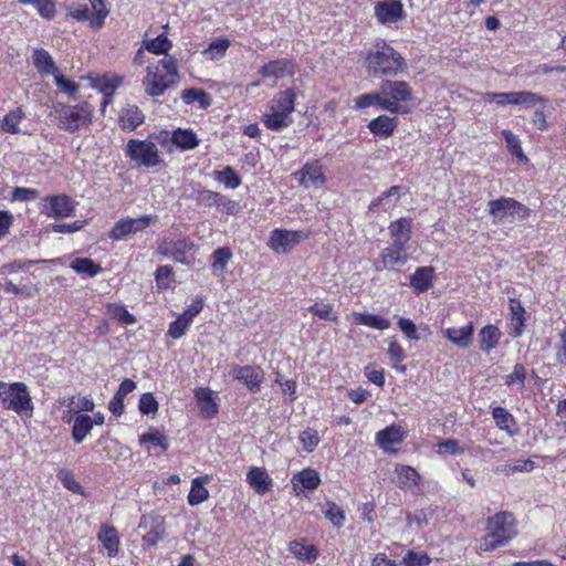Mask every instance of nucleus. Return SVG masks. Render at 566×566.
I'll use <instances>...</instances> for the list:
<instances>
[{
	"label": "nucleus",
	"mask_w": 566,
	"mask_h": 566,
	"mask_svg": "<svg viewBox=\"0 0 566 566\" xmlns=\"http://www.w3.org/2000/svg\"><path fill=\"white\" fill-rule=\"evenodd\" d=\"M294 72L295 64L293 61L286 59L272 60L259 70V74L262 78H270L274 82L291 76Z\"/></svg>",
	"instance_id": "obj_17"
},
{
	"label": "nucleus",
	"mask_w": 566,
	"mask_h": 566,
	"mask_svg": "<svg viewBox=\"0 0 566 566\" xmlns=\"http://www.w3.org/2000/svg\"><path fill=\"white\" fill-rule=\"evenodd\" d=\"M155 280L158 289L166 290L174 282V270L170 265H160L155 272Z\"/></svg>",
	"instance_id": "obj_52"
},
{
	"label": "nucleus",
	"mask_w": 566,
	"mask_h": 566,
	"mask_svg": "<svg viewBox=\"0 0 566 566\" xmlns=\"http://www.w3.org/2000/svg\"><path fill=\"white\" fill-rule=\"evenodd\" d=\"M195 397L197 399L200 412L205 418L210 419L218 413V406L212 397L210 389L197 388L195 390Z\"/></svg>",
	"instance_id": "obj_28"
},
{
	"label": "nucleus",
	"mask_w": 566,
	"mask_h": 566,
	"mask_svg": "<svg viewBox=\"0 0 566 566\" xmlns=\"http://www.w3.org/2000/svg\"><path fill=\"white\" fill-rule=\"evenodd\" d=\"M232 377L241 381L251 392H258L264 380V371L259 366H234Z\"/></svg>",
	"instance_id": "obj_15"
},
{
	"label": "nucleus",
	"mask_w": 566,
	"mask_h": 566,
	"mask_svg": "<svg viewBox=\"0 0 566 566\" xmlns=\"http://www.w3.org/2000/svg\"><path fill=\"white\" fill-rule=\"evenodd\" d=\"M296 94L293 88L276 93L269 103V109L291 115L294 111Z\"/></svg>",
	"instance_id": "obj_23"
},
{
	"label": "nucleus",
	"mask_w": 566,
	"mask_h": 566,
	"mask_svg": "<svg viewBox=\"0 0 566 566\" xmlns=\"http://www.w3.org/2000/svg\"><path fill=\"white\" fill-rule=\"evenodd\" d=\"M93 429V419L88 415H77L72 427V438L76 443H81Z\"/></svg>",
	"instance_id": "obj_34"
},
{
	"label": "nucleus",
	"mask_w": 566,
	"mask_h": 566,
	"mask_svg": "<svg viewBox=\"0 0 566 566\" xmlns=\"http://www.w3.org/2000/svg\"><path fill=\"white\" fill-rule=\"evenodd\" d=\"M24 117L25 113L23 109L21 107H17L3 117L1 129L9 134H19L21 132L19 124L24 119Z\"/></svg>",
	"instance_id": "obj_44"
},
{
	"label": "nucleus",
	"mask_w": 566,
	"mask_h": 566,
	"mask_svg": "<svg viewBox=\"0 0 566 566\" xmlns=\"http://www.w3.org/2000/svg\"><path fill=\"white\" fill-rule=\"evenodd\" d=\"M145 120V115L136 105H128L120 111L118 124L123 130L133 132Z\"/></svg>",
	"instance_id": "obj_22"
},
{
	"label": "nucleus",
	"mask_w": 566,
	"mask_h": 566,
	"mask_svg": "<svg viewBox=\"0 0 566 566\" xmlns=\"http://www.w3.org/2000/svg\"><path fill=\"white\" fill-rule=\"evenodd\" d=\"M93 108L87 103L55 106L57 125L61 129L74 133L91 123Z\"/></svg>",
	"instance_id": "obj_5"
},
{
	"label": "nucleus",
	"mask_w": 566,
	"mask_h": 566,
	"mask_svg": "<svg viewBox=\"0 0 566 566\" xmlns=\"http://www.w3.org/2000/svg\"><path fill=\"white\" fill-rule=\"evenodd\" d=\"M158 401L151 392H145L138 401V409L143 415L155 416L158 412Z\"/></svg>",
	"instance_id": "obj_53"
},
{
	"label": "nucleus",
	"mask_w": 566,
	"mask_h": 566,
	"mask_svg": "<svg viewBox=\"0 0 566 566\" xmlns=\"http://www.w3.org/2000/svg\"><path fill=\"white\" fill-rule=\"evenodd\" d=\"M308 311L324 321L337 322L338 319L337 315L334 314V307L332 304L315 303L308 307Z\"/></svg>",
	"instance_id": "obj_56"
},
{
	"label": "nucleus",
	"mask_w": 566,
	"mask_h": 566,
	"mask_svg": "<svg viewBox=\"0 0 566 566\" xmlns=\"http://www.w3.org/2000/svg\"><path fill=\"white\" fill-rule=\"evenodd\" d=\"M150 523V530L143 537L144 546H154L165 535L164 522L160 516H143L139 528H146Z\"/></svg>",
	"instance_id": "obj_20"
},
{
	"label": "nucleus",
	"mask_w": 566,
	"mask_h": 566,
	"mask_svg": "<svg viewBox=\"0 0 566 566\" xmlns=\"http://www.w3.org/2000/svg\"><path fill=\"white\" fill-rule=\"evenodd\" d=\"M526 379V370L522 364H516L513 371L505 377V384L512 386L518 384L520 388L524 387Z\"/></svg>",
	"instance_id": "obj_61"
},
{
	"label": "nucleus",
	"mask_w": 566,
	"mask_h": 566,
	"mask_svg": "<svg viewBox=\"0 0 566 566\" xmlns=\"http://www.w3.org/2000/svg\"><path fill=\"white\" fill-rule=\"evenodd\" d=\"M488 212L494 223H505L528 218L531 210L514 198L501 197L488 202Z\"/></svg>",
	"instance_id": "obj_6"
},
{
	"label": "nucleus",
	"mask_w": 566,
	"mask_h": 566,
	"mask_svg": "<svg viewBox=\"0 0 566 566\" xmlns=\"http://www.w3.org/2000/svg\"><path fill=\"white\" fill-rule=\"evenodd\" d=\"M140 443H151L161 448L163 450H167L169 448L168 439L165 434L160 433L158 430H149L144 433L139 438Z\"/></svg>",
	"instance_id": "obj_54"
},
{
	"label": "nucleus",
	"mask_w": 566,
	"mask_h": 566,
	"mask_svg": "<svg viewBox=\"0 0 566 566\" xmlns=\"http://www.w3.org/2000/svg\"><path fill=\"white\" fill-rule=\"evenodd\" d=\"M406 193V188L402 186H391L388 190L384 191L380 196L374 199L369 206V211H389L392 209L400 197Z\"/></svg>",
	"instance_id": "obj_18"
},
{
	"label": "nucleus",
	"mask_w": 566,
	"mask_h": 566,
	"mask_svg": "<svg viewBox=\"0 0 566 566\" xmlns=\"http://www.w3.org/2000/svg\"><path fill=\"white\" fill-rule=\"evenodd\" d=\"M381 109L391 114L408 113V103L412 99V88L406 81L385 80L379 86Z\"/></svg>",
	"instance_id": "obj_4"
},
{
	"label": "nucleus",
	"mask_w": 566,
	"mask_h": 566,
	"mask_svg": "<svg viewBox=\"0 0 566 566\" xmlns=\"http://www.w3.org/2000/svg\"><path fill=\"white\" fill-rule=\"evenodd\" d=\"M484 101L494 102L500 106L506 105H523L526 107L535 106L538 102H543L544 98L530 91L521 92H505V93H493L486 92L483 95Z\"/></svg>",
	"instance_id": "obj_10"
},
{
	"label": "nucleus",
	"mask_w": 566,
	"mask_h": 566,
	"mask_svg": "<svg viewBox=\"0 0 566 566\" xmlns=\"http://www.w3.org/2000/svg\"><path fill=\"white\" fill-rule=\"evenodd\" d=\"M67 15L77 21H90L92 15H90V10L86 4H80L74 7L73 4H66Z\"/></svg>",
	"instance_id": "obj_63"
},
{
	"label": "nucleus",
	"mask_w": 566,
	"mask_h": 566,
	"mask_svg": "<svg viewBox=\"0 0 566 566\" xmlns=\"http://www.w3.org/2000/svg\"><path fill=\"white\" fill-rule=\"evenodd\" d=\"M403 7L399 0H385L375 7V15L381 23H391L402 18Z\"/></svg>",
	"instance_id": "obj_19"
},
{
	"label": "nucleus",
	"mask_w": 566,
	"mask_h": 566,
	"mask_svg": "<svg viewBox=\"0 0 566 566\" xmlns=\"http://www.w3.org/2000/svg\"><path fill=\"white\" fill-rule=\"evenodd\" d=\"M229 46L230 41L228 39H217L209 44L208 49L203 51V54L210 60H218L224 56Z\"/></svg>",
	"instance_id": "obj_50"
},
{
	"label": "nucleus",
	"mask_w": 566,
	"mask_h": 566,
	"mask_svg": "<svg viewBox=\"0 0 566 566\" xmlns=\"http://www.w3.org/2000/svg\"><path fill=\"white\" fill-rule=\"evenodd\" d=\"M502 135L505 139L510 153L520 158L521 160H526L527 158L523 154L517 136L509 129H504L502 132Z\"/></svg>",
	"instance_id": "obj_57"
},
{
	"label": "nucleus",
	"mask_w": 566,
	"mask_h": 566,
	"mask_svg": "<svg viewBox=\"0 0 566 566\" xmlns=\"http://www.w3.org/2000/svg\"><path fill=\"white\" fill-rule=\"evenodd\" d=\"M323 513H324L325 517L327 520H329L331 523L335 527L339 528L344 525V522H345L344 511L339 506H337L335 503L327 502L323 510Z\"/></svg>",
	"instance_id": "obj_51"
},
{
	"label": "nucleus",
	"mask_w": 566,
	"mask_h": 566,
	"mask_svg": "<svg viewBox=\"0 0 566 566\" xmlns=\"http://www.w3.org/2000/svg\"><path fill=\"white\" fill-rule=\"evenodd\" d=\"M90 3L93 9L92 18H91V28L101 29L104 25L105 19L109 13V10L106 8L105 0H90Z\"/></svg>",
	"instance_id": "obj_46"
},
{
	"label": "nucleus",
	"mask_w": 566,
	"mask_h": 566,
	"mask_svg": "<svg viewBox=\"0 0 566 566\" xmlns=\"http://www.w3.org/2000/svg\"><path fill=\"white\" fill-rule=\"evenodd\" d=\"M398 484L405 492L412 491L413 486H417L420 479L418 472L408 465H398L396 468Z\"/></svg>",
	"instance_id": "obj_35"
},
{
	"label": "nucleus",
	"mask_w": 566,
	"mask_h": 566,
	"mask_svg": "<svg viewBox=\"0 0 566 566\" xmlns=\"http://www.w3.org/2000/svg\"><path fill=\"white\" fill-rule=\"evenodd\" d=\"M195 249V243L189 238H182L177 241H172L171 245V258L181 264L188 265L190 263L188 253Z\"/></svg>",
	"instance_id": "obj_38"
},
{
	"label": "nucleus",
	"mask_w": 566,
	"mask_h": 566,
	"mask_svg": "<svg viewBox=\"0 0 566 566\" xmlns=\"http://www.w3.org/2000/svg\"><path fill=\"white\" fill-rule=\"evenodd\" d=\"M293 178L304 188H318L325 184L326 177L319 160L307 161L300 170L292 174Z\"/></svg>",
	"instance_id": "obj_12"
},
{
	"label": "nucleus",
	"mask_w": 566,
	"mask_h": 566,
	"mask_svg": "<svg viewBox=\"0 0 566 566\" xmlns=\"http://www.w3.org/2000/svg\"><path fill=\"white\" fill-rule=\"evenodd\" d=\"M429 563L430 558L427 554H417L413 551H409L402 558V564L405 566H420L428 565Z\"/></svg>",
	"instance_id": "obj_64"
},
{
	"label": "nucleus",
	"mask_w": 566,
	"mask_h": 566,
	"mask_svg": "<svg viewBox=\"0 0 566 566\" xmlns=\"http://www.w3.org/2000/svg\"><path fill=\"white\" fill-rule=\"evenodd\" d=\"M292 483L295 490L301 486L304 490L312 491L319 485L321 478L316 470L308 468L295 474Z\"/></svg>",
	"instance_id": "obj_31"
},
{
	"label": "nucleus",
	"mask_w": 566,
	"mask_h": 566,
	"mask_svg": "<svg viewBox=\"0 0 566 566\" xmlns=\"http://www.w3.org/2000/svg\"><path fill=\"white\" fill-rule=\"evenodd\" d=\"M39 15L45 20H53L56 13L53 0H35L33 2Z\"/></svg>",
	"instance_id": "obj_60"
},
{
	"label": "nucleus",
	"mask_w": 566,
	"mask_h": 566,
	"mask_svg": "<svg viewBox=\"0 0 566 566\" xmlns=\"http://www.w3.org/2000/svg\"><path fill=\"white\" fill-rule=\"evenodd\" d=\"M70 268L77 274H84L88 277H94L102 272V266L88 258L74 259L71 262Z\"/></svg>",
	"instance_id": "obj_41"
},
{
	"label": "nucleus",
	"mask_w": 566,
	"mask_h": 566,
	"mask_svg": "<svg viewBox=\"0 0 566 566\" xmlns=\"http://www.w3.org/2000/svg\"><path fill=\"white\" fill-rule=\"evenodd\" d=\"M147 74L143 78V86L148 96L157 97L166 90L174 86L179 77L177 60L174 56H165L156 64L147 66Z\"/></svg>",
	"instance_id": "obj_3"
},
{
	"label": "nucleus",
	"mask_w": 566,
	"mask_h": 566,
	"mask_svg": "<svg viewBox=\"0 0 566 566\" xmlns=\"http://www.w3.org/2000/svg\"><path fill=\"white\" fill-rule=\"evenodd\" d=\"M171 46V41L165 34H159L146 43L147 51L154 54H165V56H169L167 53Z\"/></svg>",
	"instance_id": "obj_49"
},
{
	"label": "nucleus",
	"mask_w": 566,
	"mask_h": 566,
	"mask_svg": "<svg viewBox=\"0 0 566 566\" xmlns=\"http://www.w3.org/2000/svg\"><path fill=\"white\" fill-rule=\"evenodd\" d=\"M33 64L39 73L44 75H54L60 70L57 69L53 57L51 54L42 48L35 49L33 51Z\"/></svg>",
	"instance_id": "obj_29"
},
{
	"label": "nucleus",
	"mask_w": 566,
	"mask_h": 566,
	"mask_svg": "<svg viewBox=\"0 0 566 566\" xmlns=\"http://www.w3.org/2000/svg\"><path fill=\"white\" fill-rule=\"evenodd\" d=\"M156 217L142 216L139 218L120 219L111 229L108 237L112 240H122L129 234H136L147 229Z\"/></svg>",
	"instance_id": "obj_11"
},
{
	"label": "nucleus",
	"mask_w": 566,
	"mask_h": 566,
	"mask_svg": "<svg viewBox=\"0 0 566 566\" xmlns=\"http://www.w3.org/2000/svg\"><path fill=\"white\" fill-rule=\"evenodd\" d=\"M181 99L185 104H192L193 102H198L200 108L206 109L211 105L210 95L200 88H186L181 93Z\"/></svg>",
	"instance_id": "obj_42"
},
{
	"label": "nucleus",
	"mask_w": 566,
	"mask_h": 566,
	"mask_svg": "<svg viewBox=\"0 0 566 566\" xmlns=\"http://www.w3.org/2000/svg\"><path fill=\"white\" fill-rule=\"evenodd\" d=\"M502 333L497 326L489 324L484 326L479 333V347L483 353H490L496 348Z\"/></svg>",
	"instance_id": "obj_26"
},
{
	"label": "nucleus",
	"mask_w": 566,
	"mask_h": 566,
	"mask_svg": "<svg viewBox=\"0 0 566 566\" xmlns=\"http://www.w3.org/2000/svg\"><path fill=\"white\" fill-rule=\"evenodd\" d=\"M474 327L472 323L460 328L449 327L444 329V337L459 348H468L472 343Z\"/></svg>",
	"instance_id": "obj_24"
},
{
	"label": "nucleus",
	"mask_w": 566,
	"mask_h": 566,
	"mask_svg": "<svg viewBox=\"0 0 566 566\" xmlns=\"http://www.w3.org/2000/svg\"><path fill=\"white\" fill-rule=\"evenodd\" d=\"M97 538L103 543L108 555H113L118 552L119 538L115 527L107 524L102 525L97 534Z\"/></svg>",
	"instance_id": "obj_36"
},
{
	"label": "nucleus",
	"mask_w": 566,
	"mask_h": 566,
	"mask_svg": "<svg viewBox=\"0 0 566 566\" xmlns=\"http://www.w3.org/2000/svg\"><path fill=\"white\" fill-rule=\"evenodd\" d=\"M377 105L381 108L380 91L358 95L355 98L356 108L363 109Z\"/></svg>",
	"instance_id": "obj_58"
},
{
	"label": "nucleus",
	"mask_w": 566,
	"mask_h": 566,
	"mask_svg": "<svg viewBox=\"0 0 566 566\" xmlns=\"http://www.w3.org/2000/svg\"><path fill=\"white\" fill-rule=\"evenodd\" d=\"M433 275V266H420L410 276V286L417 293L427 292L432 286Z\"/></svg>",
	"instance_id": "obj_25"
},
{
	"label": "nucleus",
	"mask_w": 566,
	"mask_h": 566,
	"mask_svg": "<svg viewBox=\"0 0 566 566\" xmlns=\"http://www.w3.org/2000/svg\"><path fill=\"white\" fill-rule=\"evenodd\" d=\"M0 402L3 408L19 415L31 412L33 403L24 382L6 384L0 381Z\"/></svg>",
	"instance_id": "obj_7"
},
{
	"label": "nucleus",
	"mask_w": 566,
	"mask_h": 566,
	"mask_svg": "<svg viewBox=\"0 0 566 566\" xmlns=\"http://www.w3.org/2000/svg\"><path fill=\"white\" fill-rule=\"evenodd\" d=\"M488 533L479 542V551L492 552L505 546L517 535L516 521L513 514L500 512L488 520Z\"/></svg>",
	"instance_id": "obj_2"
},
{
	"label": "nucleus",
	"mask_w": 566,
	"mask_h": 566,
	"mask_svg": "<svg viewBox=\"0 0 566 566\" xmlns=\"http://www.w3.org/2000/svg\"><path fill=\"white\" fill-rule=\"evenodd\" d=\"M365 66L374 77H390L405 72L407 62L391 45L380 41L366 53Z\"/></svg>",
	"instance_id": "obj_1"
},
{
	"label": "nucleus",
	"mask_w": 566,
	"mask_h": 566,
	"mask_svg": "<svg viewBox=\"0 0 566 566\" xmlns=\"http://www.w3.org/2000/svg\"><path fill=\"white\" fill-rule=\"evenodd\" d=\"M190 324L191 323L180 314L176 321L169 324L167 334L174 339H179L185 335Z\"/></svg>",
	"instance_id": "obj_59"
},
{
	"label": "nucleus",
	"mask_w": 566,
	"mask_h": 566,
	"mask_svg": "<svg viewBox=\"0 0 566 566\" xmlns=\"http://www.w3.org/2000/svg\"><path fill=\"white\" fill-rule=\"evenodd\" d=\"M289 551L297 559L306 563H314L318 556V551L313 544L303 541H292Z\"/></svg>",
	"instance_id": "obj_30"
},
{
	"label": "nucleus",
	"mask_w": 566,
	"mask_h": 566,
	"mask_svg": "<svg viewBox=\"0 0 566 566\" xmlns=\"http://www.w3.org/2000/svg\"><path fill=\"white\" fill-rule=\"evenodd\" d=\"M214 178L230 189H235L241 185L240 177L230 166L226 167L223 170H216Z\"/></svg>",
	"instance_id": "obj_48"
},
{
	"label": "nucleus",
	"mask_w": 566,
	"mask_h": 566,
	"mask_svg": "<svg viewBox=\"0 0 566 566\" xmlns=\"http://www.w3.org/2000/svg\"><path fill=\"white\" fill-rule=\"evenodd\" d=\"M232 258V252L229 248H218L211 254V269L214 273H223L227 269V264Z\"/></svg>",
	"instance_id": "obj_45"
},
{
	"label": "nucleus",
	"mask_w": 566,
	"mask_h": 566,
	"mask_svg": "<svg viewBox=\"0 0 566 566\" xmlns=\"http://www.w3.org/2000/svg\"><path fill=\"white\" fill-rule=\"evenodd\" d=\"M125 155L138 166L147 168L163 164L157 146L149 139H129L125 147Z\"/></svg>",
	"instance_id": "obj_8"
},
{
	"label": "nucleus",
	"mask_w": 566,
	"mask_h": 566,
	"mask_svg": "<svg viewBox=\"0 0 566 566\" xmlns=\"http://www.w3.org/2000/svg\"><path fill=\"white\" fill-rule=\"evenodd\" d=\"M492 417L499 429L506 431L510 436L515 434V432L511 429V427L515 426L516 423L515 419L505 408L494 407L492 409Z\"/></svg>",
	"instance_id": "obj_43"
},
{
	"label": "nucleus",
	"mask_w": 566,
	"mask_h": 566,
	"mask_svg": "<svg viewBox=\"0 0 566 566\" xmlns=\"http://www.w3.org/2000/svg\"><path fill=\"white\" fill-rule=\"evenodd\" d=\"M56 86L67 95L72 96L78 91V84L66 78L60 71L53 75Z\"/></svg>",
	"instance_id": "obj_62"
},
{
	"label": "nucleus",
	"mask_w": 566,
	"mask_h": 566,
	"mask_svg": "<svg viewBox=\"0 0 566 566\" xmlns=\"http://www.w3.org/2000/svg\"><path fill=\"white\" fill-rule=\"evenodd\" d=\"M306 238L302 231L274 229L269 239V247L276 253H287Z\"/></svg>",
	"instance_id": "obj_14"
},
{
	"label": "nucleus",
	"mask_w": 566,
	"mask_h": 566,
	"mask_svg": "<svg viewBox=\"0 0 566 566\" xmlns=\"http://www.w3.org/2000/svg\"><path fill=\"white\" fill-rule=\"evenodd\" d=\"M405 437L406 432L402 427L390 424L377 432L376 442L385 452L395 453L397 447L403 442Z\"/></svg>",
	"instance_id": "obj_16"
},
{
	"label": "nucleus",
	"mask_w": 566,
	"mask_h": 566,
	"mask_svg": "<svg viewBox=\"0 0 566 566\" xmlns=\"http://www.w3.org/2000/svg\"><path fill=\"white\" fill-rule=\"evenodd\" d=\"M411 220L407 218H399L390 222L388 230L391 243L407 247L408 241L411 238Z\"/></svg>",
	"instance_id": "obj_21"
},
{
	"label": "nucleus",
	"mask_w": 566,
	"mask_h": 566,
	"mask_svg": "<svg viewBox=\"0 0 566 566\" xmlns=\"http://www.w3.org/2000/svg\"><path fill=\"white\" fill-rule=\"evenodd\" d=\"M298 440L306 452H312L321 439L316 430L308 428L300 433Z\"/></svg>",
	"instance_id": "obj_55"
},
{
	"label": "nucleus",
	"mask_w": 566,
	"mask_h": 566,
	"mask_svg": "<svg viewBox=\"0 0 566 566\" xmlns=\"http://www.w3.org/2000/svg\"><path fill=\"white\" fill-rule=\"evenodd\" d=\"M396 126V119L387 115H380L368 124V128L373 134L386 137L394 133Z\"/></svg>",
	"instance_id": "obj_39"
},
{
	"label": "nucleus",
	"mask_w": 566,
	"mask_h": 566,
	"mask_svg": "<svg viewBox=\"0 0 566 566\" xmlns=\"http://www.w3.org/2000/svg\"><path fill=\"white\" fill-rule=\"evenodd\" d=\"M350 317L356 325H364L377 331H385L391 326L388 318L376 314L354 312Z\"/></svg>",
	"instance_id": "obj_27"
},
{
	"label": "nucleus",
	"mask_w": 566,
	"mask_h": 566,
	"mask_svg": "<svg viewBox=\"0 0 566 566\" xmlns=\"http://www.w3.org/2000/svg\"><path fill=\"white\" fill-rule=\"evenodd\" d=\"M171 142L182 150H190L199 145V139L191 129H176L172 133Z\"/></svg>",
	"instance_id": "obj_37"
},
{
	"label": "nucleus",
	"mask_w": 566,
	"mask_h": 566,
	"mask_svg": "<svg viewBox=\"0 0 566 566\" xmlns=\"http://www.w3.org/2000/svg\"><path fill=\"white\" fill-rule=\"evenodd\" d=\"M510 313L512 321L511 335L518 337L522 335L525 325V308L518 300L510 298Z\"/></svg>",
	"instance_id": "obj_32"
},
{
	"label": "nucleus",
	"mask_w": 566,
	"mask_h": 566,
	"mask_svg": "<svg viewBox=\"0 0 566 566\" xmlns=\"http://www.w3.org/2000/svg\"><path fill=\"white\" fill-rule=\"evenodd\" d=\"M39 209L41 213L53 218H67L74 213V205L71 198L64 193L45 197Z\"/></svg>",
	"instance_id": "obj_13"
},
{
	"label": "nucleus",
	"mask_w": 566,
	"mask_h": 566,
	"mask_svg": "<svg viewBox=\"0 0 566 566\" xmlns=\"http://www.w3.org/2000/svg\"><path fill=\"white\" fill-rule=\"evenodd\" d=\"M409 260L407 247L391 243L385 248L378 259L374 262L376 271H398Z\"/></svg>",
	"instance_id": "obj_9"
},
{
	"label": "nucleus",
	"mask_w": 566,
	"mask_h": 566,
	"mask_svg": "<svg viewBox=\"0 0 566 566\" xmlns=\"http://www.w3.org/2000/svg\"><path fill=\"white\" fill-rule=\"evenodd\" d=\"M248 480L256 493H266L270 491L271 480L265 470L252 468L248 473Z\"/></svg>",
	"instance_id": "obj_40"
},
{
	"label": "nucleus",
	"mask_w": 566,
	"mask_h": 566,
	"mask_svg": "<svg viewBox=\"0 0 566 566\" xmlns=\"http://www.w3.org/2000/svg\"><path fill=\"white\" fill-rule=\"evenodd\" d=\"M262 122L268 129L279 132L287 128L293 123V118L286 113L270 111L263 116Z\"/></svg>",
	"instance_id": "obj_33"
},
{
	"label": "nucleus",
	"mask_w": 566,
	"mask_h": 566,
	"mask_svg": "<svg viewBox=\"0 0 566 566\" xmlns=\"http://www.w3.org/2000/svg\"><path fill=\"white\" fill-rule=\"evenodd\" d=\"M107 313L117 322L124 325H133L136 323V317L129 313L126 306L117 303L107 305Z\"/></svg>",
	"instance_id": "obj_47"
}]
</instances>
